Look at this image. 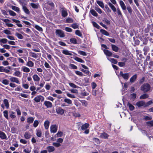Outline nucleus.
<instances>
[{
  "label": "nucleus",
  "mask_w": 153,
  "mask_h": 153,
  "mask_svg": "<svg viewBox=\"0 0 153 153\" xmlns=\"http://www.w3.org/2000/svg\"><path fill=\"white\" fill-rule=\"evenodd\" d=\"M151 88L150 85L148 83H146L141 86L140 90L144 93H146L150 91Z\"/></svg>",
  "instance_id": "nucleus-1"
},
{
  "label": "nucleus",
  "mask_w": 153,
  "mask_h": 153,
  "mask_svg": "<svg viewBox=\"0 0 153 153\" xmlns=\"http://www.w3.org/2000/svg\"><path fill=\"white\" fill-rule=\"evenodd\" d=\"M120 76H122L124 79L126 80H128L130 76L129 73H123L121 71H120Z\"/></svg>",
  "instance_id": "nucleus-2"
},
{
  "label": "nucleus",
  "mask_w": 153,
  "mask_h": 153,
  "mask_svg": "<svg viewBox=\"0 0 153 153\" xmlns=\"http://www.w3.org/2000/svg\"><path fill=\"white\" fill-rule=\"evenodd\" d=\"M56 33L57 36L60 37H63L65 36L63 32L60 30H56Z\"/></svg>",
  "instance_id": "nucleus-3"
},
{
  "label": "nucleus",
  "mask_w": 153,
  "mask_h": 153,
  "mask_svg": "<svg viewBox=\"0 0 153 153\" xmlns=\"http://www.w3.org/2000/svg\"><path fill=\"white\" fill-rule=\"evenodd\" d=\"M57 130V126L56 125H52L50 127V131L51 133H55Z\"/></svg>",
  "instance_id": "nucleus-4"
},
{
  "label": "nucleus",
  "mask_w": 153,
  "mask_h": 153,
  "mask_svg": "<svg viewBox=\"0 0 153 153\" xmlns=\"http://www.w3.org/2000/svg\"><path fill=\"white\" fill-rule=\"evenodd\" d=\"M65 111L60 107H58L56 109V111L58 114L62 115H63Z\"/></svg>",
  "instance_id": "nucleus-5"
},
{
  "label": "nucleus",
  "mask_w": 153,
  "mask_h": 153,
  "mask_svg": "<svg viewBox=\"0 0 153 153\" xmlns=\"http://www.w3.org/2000/svg\"><path fill=\"white\" fill-rule=\"evenodd\" d=\"M34 100L36 102H40L41 101H43L44 100V97L41 95H39L36 96Z\"/></svg>",
  "instance_id": "nucleus-6"
},
{
  "label": "nucleus",
  "mask_w": 153,
  "mask_h": 153,
  "mask_svg": "<svg viewBox=\"0 0 153 153\" xmlns=\"http://www.w3.org/2000/svg\"><path fill=\"white\" fill-rule=\"evenodd\" d=\"M9 79L10 81L12 82H14L19 84H20L19 79L16 77H11Z\"/></svg>",
  "instance_id": "nucleus-7"
},
{
  "label": "nucleus",
  "mask_w": 153,
  "mask_h": 153,
  "mask_svg": "<svg viewBox=\"0 0 153 153\" xmlns=\"http://www.w3.org/2000/svg\"><path fill=\"white\" fill-rule=\"evenodd\" d=\"M62 12V16L63 17H66L68 15L67 10L64 8H62L61 9Z\"/></svg>",
  "instance_id": "nucleus-8"
},
{
  "label": "nucleus",
  "mask_w": 153,
  "mask_h": 153,
  "mask_svg": "<svg viewBox=\"0 0 153 153\" xmlns=\"http://www.w3.org/2000/svg\"><path fill=\"white\" fill-rule=\"evenodd\" d=\"M21 71L25 73H28L30 72V68L25 66H22L21 68Z\"/></svg>",
  "instance_id": "nucleus-9"
},
{
  "label": "nucleus",
  "mask_w": 153,
  "mask_h": 153,
  "mask_svg": "<svg viewBox=\"0 0 153 153\" xmlns=\"http://www.w3.org/2000/svg\"><path fill=\"white\" fill-rule=\"evenodd\" d=\"M138 107H140L144 106L145 107V102L143 101H140L137 102L136 104Z\"/></svg>",
  "instance_id": "nucleus-10"
},
{
  "label": "nucleus",
  "mask_w": 153,
  "mask_h": 153,
  "mask_svg": "<svg viewBox=\"0 0 153 153\" xmlns=\"http://www.w3.org/2000/svg\"><path fill=\"white\" fill-rule=\"evenodd\" d=\"M32 77L34 82H38L40 80V78L36 74H34L32 76Z\"/></svg>",
  "instance_id": "nucleus-11"
},
{
  "label": "nucleus",
  "mask_w": 153,
  "mask_h": 153,
  "mask_svg": "<svg viewBox=\"0 0 153 153\" xmlns=\"http://www.w3.org/2000/svg\"><path fill=\"white\" fill-rule=\"evenodd\" d=\"M48 5H49L51 7H53L54 6V4L53 2L48 1L44 5L45 8L47 9V7L48 6Z\"/></svg>",
  "instance_id": "nucleus-12"
},
{
  "label": "nucleus",
  "mask_w": 153,
  "mask_h": 153,
  "mask_svg": "<svg viewBox=\"0 0 153 153\" xmlns=\"http://www.w3.org/2000/svg\"><path fill=\"white\" fill-rule=\"evenodd\" d=\"M46 149L48 152L49 153L53 152L55 149L54 147L53 146H47Z\"/></svg>",
  "instance_id": "nucleus-13"
},
{
  "label": "nucleus",
  "mask_w": 153,
  "mask_h": 153,
  "mask_svg": "<svg viewBox=\"0 0 153 153\" xmlns=\"http://www.w3.org/2000/svg\"><path fill=\"white\" fill-rule=\"evenodd\" d=\"M44 104L47 108H51L52 106V103L49 101H45L44 102Z\"/></svg>",
  "instance_id": "nucleus-14"
},
{
  "label": "nucleus",
  "mask_w": 153,
  "mask_h": 153,
  "mask_svg": "<svg viewBox=\"0 0 153 153\" xmlns=\"http://www.w3.org/2000/svg\"><path fill=\"white\" fill-rule=\"evenodd\" d=\"M108 4L112 10L113 12H115L117 10L116 7L111 3L109 2L108 3Z\"/></svg>",
  "instance_id": "nucleus-15"
},
{
  "label": "nucleus",
  "mask_w": 153,
  "mask_h": 153,
  "mask_svg": "<svg viewBox=\"0 0 153 153\" xmlns=\"http://www.w3.org/2000/svg\"><path fill=\"white\" fill-rule=\"evenodd\" d=\"M26 65L29 67H33L34 63L31 61L28 60L26 63Z\"/></svg>",
  "instance_id": "nucleus-16"
},
{
  "label": "nucleus",
  "mask_w": 153,
  "mask_h": 153,
  "mask_svg": "<svg viewBox=\"0 0 153 153\" xmlns=\"http://www.w3.org/2000/svg\"><path fill=\"white\" fill-rule=\"evenodd\" d=\"M30 5L34 9H37L39 6V4L38 3L35 4L33 3H30Z\"/></svg>",
  "instance_id": "nucleus-17"
},
{
  "label": "nucleus",
  "mask_w": 153,
  "mask_h": 153,
  "mask_svg": "<svg viewBox=\"0 0 153 153\" xmlns=\"http://www.w3.org/2000/svg\"><path fill=\"white\" fill-rule=\"evenodd\" d=\"M50 122L48 120H46L44 123V126L45 129H48L49 128Z\"/></svg>",
  "instance_id": "nucleus-18"
},
{
  "label": "nucleus",
  "mask_w": 153,
  "mask_h": 153,
  "mask_svg": "<svg viewBox=\"0 0 153 153\" xmlns=\"http://www.w3.org/2000/svg\"><path fill=\"white\" fill-rule=\"evenodd\" d=\"M120 4L123 10L126 9V7L124 2L122 0L120 1Z\"/></svg>",
  "instance_id": "nucleus-19"
},
{
  "label": "nucleus",
  "mask_w": 153,
  "mask_h": 153,
  "mask_svg": "<svg viewBox=\"0 0 153 153\" xmlns=\"http://www.w3.org/2000/svg\"><path fill=\"white\" fill-rule=\"evenodd\" d=\"M137 78V75L135 74L130 79V81L131 83L134 82Z\"/></svg>",
  "instance_id": "nucleus-20"
},
{
  "label": "nucleus",
  "mask_w": 153,
  "mask_h": 153,
  "mask_svg": "<svg viewBox=\"0 0 153 153\" xmlns=\"http://www.w3.org/2000/svg\"><path fill=\"white\" fill-rule=\"evenodd\" d=\"M3 102L7 109H8L9 107V105L8 100L5 99L3 100Z\"/></svg>",
  "instance_id": "nucleus-21"
},
{
  "label": "nucleus",
  "mask_w": 153,
  "mask_h": 153,
  "mask_svg": "<svg viewBox=\"0 0 153 153\" xmlns=\"http://www.w3.org/2000/svg\"><path fill=\"white\" fill-rule=\"evenodd\" d=\"M0 138L2 139H5L7 138L5 134L1 131H0Z\"/></svg>",
  "instance_id": "nucleus-22"
},
{
  "label": "nucleus",
  "mask_w": 153,
  "mask_h": 153,
  "mask_svg": "<svg viewBox=\"0 0 153 153\" xmlns=\"http://www.w3.org/2000/svg\"><path fill=\"white\" fill-rule=\"evenodd\" d=\"M104 52L105 54L107 56H110L112 54V53L109 51L107 50H104Z\"/></svg>",
  "instance_id": "nucleus-23"
},
{
  "label": "nucleus",
  "mask_w": 153,
  "mask_h": 153,
  "mask_svg": "<svg viewBox=\"0 0 153 153\" xmlns=\"http://www.w3.org/2000/svg\"><path fill=\"white\" fill-rule=\"evenodd\" d=\"M149 97L148 94H147L144 93L141 95L140 97V99H144L147 98Z\"/></svg>",
  "instance_id": "nucleus-24"
},
{
  "label": "nucleus",
  "mask_w": 153,
  "mask_h": 153,
  "mask_svg": "<svg viewBox=\"0 0 153 153\" xmlns=\"http://www.w3.org/2000/svg\"><path fill=\"white\" fill-rule=\"evenodd\" d=\"M62 53L65 55L71 56L72 54L70 52V51L67 50H63L62 51Z\"/></svg>",
  "instance_id": "nucleus-25"
},
{
  "label": "nucleus",
  "mask_w": 153,
  "mask_h": 153,
  "mask_svg": "<svg viewBox=\"0 0 153 153\" xmlns=\"http://www.w3.org/2000/svg\"><path fill=\"white\" fill-rule=\"evenodd\" d=\"M89 126L88 123H85L81 127V129L82 130H85L87 129Z\"/></svg>",
  "instance_id": "nucleus-26"
},
{
  "label": "nucleus",
  "mask_w": 153,
  "mask_h": 153,
  "mask_svg": "<svg viewBox=\"0 0 153 153\" xmlns=\"http://www.w3.org/2000/svg\"><path fill=\"white\" fill-rule=\"evenodd\" d=\"M22 9L24 12L27 14H29L30 13V11L25 6H23Z\"/></svg>",
  "instance_id": "nucleus-27"
},
{
  "label": "nucleus",
  "mask_w": 153,
  "mask_h": 153,
  "mask_svg": "<svg viewBox=\"0 0 153 153\" xmlns=\"http://www.w3.org/2000/svg\"><path fill=\"white\" fill-rule=\"evenodd\" d=\"M74 59L76 61L82 63H84V61H83L82 59L76 56L74 57Z\"/></svg>",
  "instance_id": "nucleus-28"
},
{
  "label": "nucleus",
  "mask_w": 153,
  "mask_h": 153,
  "mask_svg": "<svg viewBox=\"0 0 153 153\" xmlns=\"http://www.w3.org/2000/svg\"><path fill=\"white\" fill-rule=\"evenodd\" d=\"M15 114V112L13 111H10L9 112V115L10 117L12 119L15 118L16 117Z\"/></svg>",
  "instance_id": "nucleus-29"
},
{
  "label": "nucleus",
  "mask_w": 153,
  "mask_h": 153,
  "mask_svg": "<svg viewBox=\"0 0 153 153\" xmlns=\"http://www.w3.org/2000/svg\"><path fill=\"white\" fill-rule=\"evenodd\" d=\"M34 118L33 117H28L27 119V122L29 124L31 123H33L34 120Z\"/></svg>",
  "instance_id": "nucleus-30"
},
{
  "label": "nucleus",
  "mask_w": 153,
  "mask_h": 153,
  "mask_svg": "<svg viewBox=\"0 0 153 153\" xmlns=\"http://www.w3.org/2000/svg\"><path fill=\"white\" fill-rule=\"evenodd\" d=\"M111 47L112 50L115 52H117L119 49L117 46L114 45H111Z\"/></svg>",
  "instance_id": "nucleus-31"
},
{
  "label": "nucleus",
  "mask_w": 153,
  "mask_h": 153,
  "mask_svg": "<svg viewBox=\"0 0 153 153\" xmlns=\"http://www.w3.org/2000/svg\"><path fill=\"white\" fill-rule=\"evenodd\" d=\"M15 36L19 39H23V36L21 34L16 33H15Z\"/></svg>",
  "instance_id": "nucleus-32"
},
{
  "label": "nucleus",
  "mask_w": 153,
  "mask_h": 153,
  "mask_svg": "<svg viewBox=\"0 0 153 153\" xmlns=\"http://www.w3.org/2000/svg\"><path fill=\"white\" fill-rule=\"evenodd\" d=\"M104 10L107 13H110L111 12V10L107 5L105 6Z\"/></svg>",
  "instance_id": "nucleus-33"
},
{
  "label": "nucleus",
  "mask_w": 153,
  "mask_h": 153,
  "mask_svg": "<svg viewBox=\"0 0 153 153\" xmlns=\"http://www.w3.org/2000/svg\"><path fill=\"white\" fill-rule=\"evenodd\" d=\"M100 32L102 34L105 35H106V36H109V34L108 32L107 31L105 30H104L101 29L100 30Z\"/></svg>",
  "instance_id": "nucleus-34"
},
{
  "label": "nucleus",
  "mask_w": 153,
  "mask_h": 153,
  "mask_svg": "<svg viewBox=\"0 0 153 153\" xmlns=\"http://www.w3.org/2000/svg\"><path fill=\"white\" fill-rule=\"evenodd\" d=\"M108 137V135L105 133H103L101 134L100 137L102 138H103L104 139H106Z\"/></svg>",
  "instance_id": "nucleus-35"
},
{
  "label": "nucleus",
  "mask_w": 153,
  "mask_h": 153,
  "mask_svg": "<svg viewBox=\"0 0 153 153\" xmlns=\"http://www.w3.org/2000/svg\"><path fill=\"white\" fill-rule=\"evenodd\" d=\"M21 73L19 71H16L13 74V75L16 76L20 77Z\"/></svg>",
  "instance_id": "nucleus-36"
},
{
  "label": "nucleus",
  "mask_w": 153,
  "mask_h": 153,
  "mask_svg": "<svg viewBox=\"0 0 153 153\" xmlns=\"http://www.w3.org/2000/svg\"><path fill=\"white\" fill-rule=\"evenodd\" d=\"M71 27L74 29H76L79 28V25L77 23H74L72 24Z\"/></svg>",
  "instance_id": "nucleus-37"
},
{
  "label": "nucleus",
  "mask_w": 153,
  "mask_h": 153,
  "mask_svg": "<svg viewBox=\"0 0 153 153\" xmlns=\"http://www.w3.org/2000/svg\"><path fill=\"white\" fill-rule=\"evenodd\" d=\"M90 12L92 15L95 16H97L98 14L94 10L92 9L90 10Z\"/></svg>",
  "instance_id": "nucleus-38"
},
{
  "label": "nucleus",
  "mask_w": 153,
  "mask_h": 153,
  "mask_svg": "<svg viewBox=\"0 0 153 153\" xmlns=\"http://www.w3.org/2000/svg\"><path fill=\"white\" fill-rule=\"evenodd\" d=\"M127 106L128 107L129 109L131 111L134 110V106L129 102L127 104Z\"/></svg>",
  "instance_id": "nucleus-39"
},
{
  "label": "nucleus",
  "mask_w": 153,
  "mask_h": 153,
  "mask_svg": "<svg viewBox=\"0 0 153 153\" xmlns=\"http://www.w3.org/2000/svg\"><path fill=\"white\" fill-rule=\"evenodd\" d=\"M36 135L38 137H41L42 135V133L40 130H36Z\"/></svg>",
  "instance_id": "nucleus-40"
},
{
  "label": "nucleus",
  "mask_w": 153,
  "mask_h": 153,
  "mask_svg": "<svg viewBox=\"0 0 153 153\" xmlns=\"http://www.w3.org/2000/svg\"><path fill=\"white\" fill-rule=\"evenodd\" d=\"M12 9L16 11L18 13H19L20 11L19 8L18 7L13 6L11 7Z\"/></svg>",
  "instance_id": "nucleus-41"
},
{
  "label": "nucleus",
  "mask_w": 153,
  "mask_h": 153,
  "mask_svg": "<svg viewBox=\"0 0 153 153\" xmlns=\"http://www.w3.org/2000/svg\"><path fill=\"white\" fill-rule=\"evenodd\" d=\"M25 138L26 139L30 138L31 137V135L28 132H26L24 134Z\"/></svg>",
  "instance_id": "nucleus-42"
},
{
  "label": "nucleus",
  "mask_w": 153,
  "mask_h": 153,
  "mask_svg": "<svg viewBox=\"0 0 153 153\" xmlns=\"http://www.w3.org/2000/svg\"><path fill=\"white\" fill-rule=\"evenodd\" d=\"M94 9L99 13H102V11L101 10L100 8H99L97 6H96L95 7Z\"/></svg>",
  "instance_id": "nucleus-43"
},
{
  "label": "nucleus",
  "mask_w": 153,
  "mask_h": 153,
  "mask_svg": "<svg viewBox=\"0 0 153 153\" xmlns=\"http://www.w3.org/2000/svg\"><path fill=\"white\" fill-rule=\"evenodd\" d=\"M97 4L102 8H103L104 7V4L102 2L98 1H97Z\"/></svg>",
  "instance_id": "nucleus-44"
},
{
  "label": "nucleus",
  "mask_w": 153,
  "mask_h": 153,
  "mask_svg": "<svg viewBox=\"0 0 153 153\" xmlns=\"http://www.w3.org/2000/svg\"><path fill=\"white\" fill-rule=\"evenodd\" d=\"M7 40L5 38L0 39V43L3 44H6L7 42Z\"/></svg>",
  "instance_id": "nucleus-45"
},
{
  "label": "nucleus",
  "mask_w": 153,
  "mask_h": 153,
  "mask_svg": "<svg viewBox=\"0 0 153 153\" xmlns=\"http://www.w3.org/2000/svg\"><path fill=\"white\" fill-rule=\"evenodd\" d=\"M64 101L69 104H71L72 103V101L68 98H65L64 100Z\"/></svg>",
  "instance_id": "nucleus-46"
},
{
  "label": "nucleus",
  "mask_w": 153,
  "mask_h": 153,
  "mask_svg": "<svg viewBox=\"0 0 153 153\" xmlns=\"http://www.w3.org/2000/svg\"><path fill=\"white\" fill-rule=\"evenodd\" d=\"M3 114L4 116L7 120L8 119L9 117L8 114V111L7 110H5L3 111Z\"/></svg>",
  "instance_id": "nucleus-47"
},
{
  "label": "nucleus",
  "mask_w": 153,
  "mask_h": 153,
  "mask_svg": "<svg viewBox=\"0 0 153 153\" xmlns=\"http://www.w3.org/2000/svg\"><path fill=\"white\" fill-rule=\"evenodd\" d=\"M69 85L71 87L74 88H79V87L78 86L76 85H75V84L72 83L70 82L69 83Z\"/></svg>",
  "instance_id": "nucleus-48"
},
{
  "label": "nucleus",
  "mask_w": 153,
  "mask_h": 153,
  "mask_svg": "<svg viewBox=\"0 0 153 153\" xmlns=\"http://www.w3.org/2000/svg\"><path fill=\"white\" fill-rule=\"evenodd\" d=\"M2 83L5 85H7L9 84V81L7 79H4L1 81Z\"/></svg>",
  "instance_id": "nucleus-49"
},
{
  "label": "nucleus",
  "mask_w": 153,
  "mask_h": 153,
  "mask_svg": "<svg viewBox=\"0 0 153 153\" xmlns=\"http://www.w3.org/2000/svg\"><path fill=\"white\" fill-rule=\"evenodd\" d=\"M146 124L148 126L152 127L153 126V120L147 122Z\"/></svg>",
  "instance_id": "nucleus-50"
},
{
  "label": "nucleus",
  "mask_w": 153,
  "mask_h": 153,
  "mask_svg": "<svg viewBox=\"0 0 153 153\" xmlns=\"http://www.w3.org/2000/svg\"><path fill=\"white\" fill-rule=\"evenodd\" d=\"M108 59L111 62V63H114L115 64H117V61L116 59H114L113 58H110L109 59H108Z\"/></svg>",
  "instance_id": "nucleus-51"
},
{
  "label": "nucleus",
  "mask_w": 153,
  "mask_h": 153,
  "mask_svg": "<svg viewBox=\"0 0 153 153\" xmlns=\"http://www.w3.org/2000/svg\"><path fill=\"white\" fill-rule=\"evenodd\" d=\"M82 105L86 106L88 104V102L85 100H82L80 101Z\"/></svg>",
  "instance_id": "nucleus-52"
},
{
  "label": "nucleus",
  "mask_w": 153,
  "mask_h": 153,
  "mask_svg": "<svg viewBox=\"0 0 153 153\" xmlns=\"http://www.w3.org/2000/svg\"><path fill=\"white\" fill-rule=\"evenodd\" d=\"M34 27L39 31H42V28L38 25H35Z\"/></svg>",
  "instance_id": "nucleus-53"
},
{
  "label": "nucleus",
  "mask_w": 153,
  "mask_h": 153,
  "mask_svg": "<svg viewBox=\"0 0 153 153\" xmlns=\"http://www.w3.org/2000/svg\"><path fill=\"white\" fill-rule=\"evenodd\" d=\"M3 32L4 33L7 35H10L11 34V31L7 29L4 30Z\"/></svg>",
  "instance_id": "nucleus-54"
},
{
  "label": "nucleus",
  "mask_w": 153,
  "mask_h": 153,
  "mask_svg": "<svg viewBox=\"0 0 153 153\" xmlns=\"http://www.w3.org/2000/svg\"><path fill=\"white\" fill-rule=\"evenodd\" d=\"M67 95L68 97H69L72 98H75L76 97L73 94H71L69 93H67Z\"/></svg>",
  "instance_id": "nucleus-55"
},
{
  "label": "nucleus",
  "mask_w": 153,
  "mask_h": 153,
  "mask_svg": "<svg viewBox=\"0 0 153 153\" xmlns=\"http://www.w3.org/2000/svg\"><path fill=\"white\" fill-rule=\"evenodd\" d=\"M75 34L76 35L80 37H81L82 36V34L79 30H77L76 31Z\"/></svg>",
  "instance_id": "nucleus-56"
},
{
  "label": "nucleus",
  "mask_w": 153,
  "mask_h": 153,
  "mask_svg": "<svg viewBox=\"0 0 153 153\" xmlns=\"http://www.w3.org/2000/svg\"><path fill=\"white\" fill-rule=\"evenodd\" d=\"M74 22V20L70 18H68L66 19V22L72 23Z\"/></svg>",
  "instance_id": "nucleus-57"
},
{
  "label": "nucleus",
  "mask_w": 153,
  "mask_h": 153,
  "mask_svg": "<svg viewBox=\"0 0 153 153\" xmlns=\"http://www.w3.org/2000/svg\"><path fill=\"white\" fill-rule=\"evenodd\" d=\"M11 67L10 66H7L4 72L6 73H8L10 72V70L11 69Z\"/></svg>",
  "instance_id": "nucleus-58"
},
{
  "label": "nucleus",
  "mask_w": 153,
  "mask_h": 153,
  "mask_svg": "<svg viewBox=\"0 0 153 153\" xmlns=\"http://www.w3.org/2000/svg\"><path fill=\"white\" fill-rule=\"evenodd\" d=\"M78 53L80 55L83 56H86L87 55V54L85 52L81 51H78Z\"/></svg>",
  "instance_id": "nucleus-59"
},
{
  "label": "nucleus",
  "mask_w": 153,
  "mask_h": 153,
  "mask_svg": "<svg viewBox=\"0 0 153 153\" xmlns=\"http://www.w3.org/2000/svg\"><path fill=\"white\" fill-rule=\"evenodd\" d=\"M39 124V121L37 120H35L34 122L33 126L34 127L36 128L38 126Z\"/></svg>",
  "instance_id": "nucleus-60"
},
{
  "label": "nucleus",
  "mask_w": 153,
  "mask_h": 153,
  "mask_svg": "<svg viewBox=\"0 0 153 153\" xmlns=\"http://www.w3.org/2000/svg\"><path fill=\"white\" fill-rule=\"evenodd\" d=\"M9 14L11 16H15L16 15V14L13 11L10 10L8 11Z\"/></svg>",
  "instance_id": "nucleus-61"
},
{
  "label": "nucleus",
  "mask_w": 153,
  "mask_h": 153,
  "mask_svg": "<svg viewBox=\"0 0 153 153\" xmlns=\"http://www.w3.org/2000/svg\"><path fill=\"white\" fill-rule=\"evenodd\" d=\"M71 67V68L74 69H76L77 68V67L73 64H71L69 65Z\"/></svg>",
  "instance_id": "nucleus-62"
},
{
  "label": "nucleus",
  "mask_w": 153,
  "mask_h": 153,
  "mask_svg": "<svg viewBox=\"0 0 153 153\" xmlns=\"http://www.w3.org/2000/svg\"><path fill=\"white\" fill-rule=\"evenodd\" d=\"M53 145L56 147H59L61 146V144L59 143L54 142L53 143Z\"/></svg>",
  "instance_id": "nucleus-63"
},
{
  "label": "nucleus",
  "mask_w": 153,
  "mask_h": 153,
  "mask_svg": "<svg viewBox=\"0 0 153 153\" xmlns=\"http://www.w3.org/2000/svg\"><path fill=\"white\" fill-rule=\"evenodd\" d=\"M22 86L25 89H27L28 88L29 85L27 84H23Z\"/></svg>",
  "instance_id": "nucleus-64"
}]
</instances>
